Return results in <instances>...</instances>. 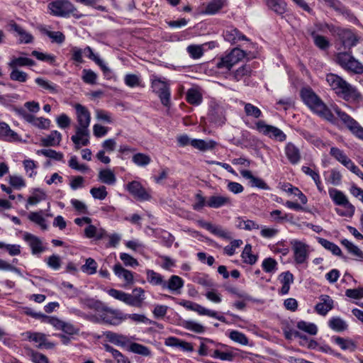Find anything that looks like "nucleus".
I'll use <instances>...</instances> for the list:
<instances>
[{
    "mask_svg": "<svg viewBox=\"0 0 363 363\" xmlns=\"http://www.w3.org/2000/svg\"><path fill=\"white\" fill-rule=\"evenodd\" d=\"M328 325L336 332H342L347 328L346 322L339 317L332 318L328 322Z\"/></svg>",
    "mask_w": 363,
    "mask_h": 363,
    "instance_id": "obj_37",
    "label": "nucleus"
},
{
    "mask_svg": "<svg viewBox=\"0 0 363 363\" xmlns=\"http://www.w3.org/2000/svg\"><path fill=\"white\" fill-rule=\"evenodd\" d=\"M335 62L349 72L356 74L363 73V64L352 56L350 50L337 52L335 55Z\"/></svg>",
    "mask_w": 363,
    "mask_h": 363,
    "instance_id": "obj_4",
    "label": "nucleus"
},
{
    "mask_svg": "<svg viewBox=\"0 0 363 363\" xmlns=\"http://www.w3.org/2000/svg\"><path fill=\"white\" fill-rule=\"evenodd\" d=\"M267 6L278 14L286 11V4L284 0H265Z\"/></svg>",
    "mask_w": 363,
    "mask_h": 363,
    "instance_id": "obj_35",
    "label": "nucleus"
},
{
    "mask_svg": "<svg viewBox=\"0 0 363 363\" xmlns=\"http://www.w3.org/2000/svg\"><path fill=\"white\" fill-rule=\"evenodd\" d=\"M97 263L92 258H88L86 263L82 265V270L88 274H94L96 272Z\"/></svg>",
    "mask_w": 363,
    "mask_h": 363,
    "instance_id": "obj_57",
    "label": "nucleus"
},
{
    "mask_svg": "<svg viewBox=\"0 0 363 363\" xmlns=\"http://www.w3.org/2000/svg\"><path fill=\"white\" fill-rule=\"evenodd\" d=\"M277 261L271 257L264 259L262 264L263 270L267 273L274 272L277 269Z\"/></svg>",
    "mask_w": 363,
    "mask_h": 363,
    "instance_id": "obj_58",
    "label": "nucleus"
},
{
    "mask_svg": "<svg viewBox=\"0 0 363 363\" xmlns=\"http://www.w3.org/2000/svg\"><path fill=\"white\" fill-rule=\"evenodd\" d=\"M133 292L134 296L132 295V298L135 305H132V306L138 308L142 307L144 300L145 299L144 289L140 287L135 288L133 289Z\"/></svg>",
    "mask_w": 363,
    "mask_h": 363,
    "instance_id": "obj_44",
    "label": "nucleus"
},
{
    "mask_svg": "<svg viewBox=\"0 0 363 363\" xmlns=\"http://www.w3.org/2000/svg\"><path fill=\"white\" fill-rule=\"evenodd\" d=\"M290 243L294 251V261L299 264L306 262L308 258V245L298 240H292Z\"/></svg>",
    "mask_w": 363,
    "mask_h": 363,
    "instance_id": "obj_11",
    "label": "nucleus"
},
{
    "mask_svg": "<svg viewBox=\"0 0 363 363\" xmlns=\"http://www.w3.org/2000/svg\"><path fill=\"white\" fill-rule=\"evenodd\" d=\"M41 31L52 39V43L62 44L65 40V35L60 31H50L45 28L41 29Z\"/></svg>",
    "mask_w": 363,
    "mask_h": 363,
    "instance_id": "obj_47",
    "label": "nucleus"
},
{
    "mask_svg": "<svg viewBox=\"0 0 363 363\" xmlns=\"http://www.w3.org/2000/svg\"><path fill=\"white\" fill-rule=\"evenodd\" d=\"M203 227L205 228L209 232H211L212 234L218 237L222 238L225 240L232 239L231 233L225 230L220 225H213L210 223H205L203 225Z\"/></svg>",
    "mask_w": 363,
    "mask_h": 363,
    "instance_id": "obj_19",
    "label": "nucleus"
},
{
    "mask_svg": "<svg viewBox=\"0 0 363 363\" xmlns=\"http://www.w3.org/2000/svg\"><path fill=\"white\" fill-rule=\"evenodd\" d=\"M48 8L50 14L55 16L67 18L72 15L77 19L84 16L69 0L52 1L48 4Z\"/></svg>",
    "mask_w": 363,
    "mask_h": 363,
    "instance_id": "obj_3",
    "label": "nucleus"
},
{
    "mask_svg": "<svg viewBox=\"0 0 363 363\" xmlns=\"http://www.w3.org/2000/svg\"><path fill=\"white\" fill-rule=\"evenodd\" d=\"M74 108L76 111L77 122L75 125V130L77 131V133L79 135H87L91 118L90 111L86 107L80 104H75Z\"/></svg>",
    "mask_w": 363,
    "mask_h": 363,
    "instance_id": "obj_5",
    "label": "nucleus"
},
{
    "mask_svg": "<svg viewBox=\"0 0 363 363\" xmlns=\"http://www.w3.org/2000/svg\"><path fill=\"white\" fill-rule=\"evenodd\" d=\"M223 3L221 0H213L209 2L205 9L204 13L206 14H215L222 9Z\"/></svg>",
    "mask_w": 363,
    "mask_h": 363,
    "instance_id": "obj_52",
    "label": "nucleus"
},
{
    "mask_svg": "<svg viewBox=\"0 0 363 363\" xmlns=\"http://www.w3.org/2000/svg\"><path fill=\"white\" fill-rule=\"evenodd\" d=\"M330 154L342 164H344L350 159L342 150L335 147L330 148Z\"/></svg>",
    "mask_w": 363,
    "mask_h": 363,
    "instance_id": "obj_55",
    "label": "nucleus"
},
{
    "mask_svg": "<svg viewBox=\"0 0 363 363\" xmlns=\"http://www.w3.org/2000/svg\"><path fill=\"white\" fill-rule=\"evenodd\" d=\"M342 206L345 208V210L336 208V213L340 216L352 217L355 211V207L351 203H347Z\"/></svg>",
    "mask_w": 363,
    "mask_h": 363,
    "instance_id": "obj_63",
    "label": "nucleus"
},
{
    "mask_svg": "<svg viewBox=\"0 0 363 363\" xmlns=\"http://www.w3.org/2000/svg\"><path fill=\"white\" fill-rule=\"evenodd\" d=\"M285 154L292 164H298L301 158L299 149L292 143H288L285 146Z\"/></svg>",
    "mask_w": 363,
    "mask_h": 363,
    "instance_id": "obj_18",
    "label": "nucleus"
},
{
    "mask_svg": "<svg viewBox=\"0 0 363 363\" xmlns=\"http://www.w3.org/2000/svg\"><path fill=\"white\" fill-rule=\"evenodd\" d=\"M62 140V135L57 130H52L50 135L42 138L41 145L44 147H55L60 145Z\"/></svg>",
    "mask_w": 363,
    "mask_h": 363,
    "instance_id": "obj_22",
    "label": "nucleus"
},
{
    "mask_svg": "<svg viewBox=\"0 0 363 363\" xmlns=\"http://www.w3.org/2000/svg\"><path fill=\"white\" fill-rule=\"evenodd\" d=\"M90 194L94 199L99 200H104L108 195L106 188L104 186L91 188Z\"/></svg>",
    "mask_w": 363,
    "mask_h": 363,
    "instance_id": "obj_59",
    "label": "nucleus"
},
{
    "mask_svg": "<svg viewBox=\"0 0 363 363\" xmlns=\"http://www.w3.org/2000/svg\"><path fill=\"white\" fill-rule=\"evenodd\" d=\"M113 269L115 274L118 278L123 279L126 284H133V274L130 271L123 268L120 263L116 264Z\"/></svg>",
    "mask_w": 363,
    "mask_h": 363,
    "instance_id": "obj_25",
    "label": "nucleus"
},
{
    "mask_svg": "<svg viewBox=\"0 0 363 363\" xmlns=\"http://www.w3.org/2000/svg\"><path fill=\"white\" fill-rule=\"evenodd\" d=\"M328 193L331 199L337 206H344L350 203L347 196L340 190L332 188L329 189Z\"/></svg>",
    "mask_w": 363,
    "mask_h": 363,
    "instance_id": "obj_31",
    "label": "nucleus"
},
{
    "mask_svg": "<svg viewBox=\"0 0 363 363\" xmlns=\"http://www.w3.org/2000/svg\"><path fill=\"white\" fill-rule=\"evenodd\" d=\"M252 72L251 67L248 65H244L236 69L233 73V78L236 81H240L245 77L250 76Z\"/></svg>",
    "mask_w": 363,
    "mask_h": 363,
    "instance_id": "obj_40",
    "label": "nucleus"
},
{
    "mask_svg": "<svg viewBox=\"0 0 363 363\" xmlns=\"http://www.w3.org/2000/svg\"><path fill=\"white\" fill-rule=\"evenodd\" d=\"M333 111L336 113L342 123L351 131V133L360 140H363V128L359 123L342 111L337 106H333Z\"/></svg>",
    "mask_w": 363,
    "mask_h": 363,
    "instance_id": "obj_6",
    "label": "nucleus"
},
{
    "mask_svg": "<svg viewBox=\"0 0 363 363\" xmlns=\"http://www.w3.org/2000/svg\"><path fill=\"white\" fill-rule=\"evenodd\" d=\"M126 189L134 197L140 200L147 201L150 198V194L139 182L133 181L129 182Z\"/></svg>",
    "mask_w": 363,
    "mask_h": 363,
    "instance_id": "obj_15",
    "label": "nucleus"
},
{
    "mask_svg": "<svg viewBox=\"0 0 363 363\" xmlns=\"http://www.w3.org/2000/svg\"><path fill=\"white\" fill-rule=\"evenodd\" d=\"M245 55L246 53L242 50L238 48H233L228 55L220 59L217 63V67L230 70L235 64L242 60Z\"/></svg>",
    "mask_w": 363,
    "mask_h": 363,
    "instance_id": "obj_8",
    "label": "nucleus"
},
{
    "mask_svg": "<svg viewBox=\"0 0 363 363\" xmlns=\"http://www.w3.org/2000/svg\"><path fill=\"white\" fill-rule=\"evenodd\" d=\"M38 155H43L57 161H63V154L51 149H43L37 151Z\"/></svg>",
    "mask_w": 363,
    "mask_h": 363,
    "instance_id": "obj_50",
    "label": "nucleus"
},
{
    "mask_svg": "<svg viewBox=\"0 0 363 363\" xmlns=\"http://www.w3.org/2000/svg\"><path fill=\"white\" fill-rule=\"evenodd\" d=\"M35 62L33 60L24 57H13L8 65L11 69H18L20 67L34 66Z\"/></svg>",
    "mask_w": 363,
    "mask_h": 363,
    "instance_id": "obj_29",
    "label": "nucleus"
},
{
    "mask_svg": "<svg viewBox=\"0 0 363 363\" xmlns=\"http://www.w3.org/2000/svg\"><path fill=\"white\" fill-rule=\"evenodd\" d=\"M10 79L12 81H16L18 82H26L28 79V75L25 72L19 70L18 69L14 68L11 69V72L10 73Z\"/></svg>",
    "mask_w": 363,
    "mask_h": 363,
    "instance_id": "obj_53",
    "label": "nucleus"
},
{
    "mask_svg": "<svg viewBox=\"0 0 363 363\" xmlns=\"http://www.w3.org/2000/svg\"><path fill=\"white\" fill-rule=\"evenodd\" d=\"M330 31L337 35V40L341 43V47H338L337 48V50H341L342 48L345 50H350L352 47L356 45L358 41L355 35L350 30L333 28L330 29Z\"/></svg>",
    "mask_w": 363,
    "mask_h": 363,
    "instance_id": "obj_7",
    "label": "nucleus"
},
{
    "mask_svg": "<svg viewBox=\"0 0 363 363\" xmlns=\"http://www.w3.org/2000/svg\"><path fill=\"white\" fill-rule=\"evenodd\" d=\"M272 251L274 253H281L286 255L289 252V248L285 241H279L270 247Z\"/></svg>",
    "mask_w": 363,
    "mask_h": 363,
    "instance_id": "obj_60",
    "label": "nucleus"
},
{
    "mask_svg": "<svg viewBox=\"0 0 363 363\" xmlns=\"http://www.w3.org/2000/svg\"><path fill=\"white\" fill-rule=\"evenodd\" d=\"M297 328L311 335H316L318 332L317 326L314 323H308L303 320L298 322Z\"/></svg>",
    "mask_w": 363,
    "mask_h": 363,
    "instance_id": "obj_48",
    "label": "nucleus"
},
{
    "mask_svg": "<svg viewBox=\"0 0 363 363\" xmlns=\"http://www.w3.org/2000/svg\"><path fill=\"white\" fill-rule=\"evenodd\" d=\"M35 81L38 85L50 93L55 94L57 92L58 86L55 84L40 77L36 78Z\"/></svg>",
    "mask_w": 363,
    "mask_h": 363,
    "instance_id": "obj_41",
    "label": "nucleus"
},
{
    "mask_svg": "<svg viewBox=\"0 0 363 363\" xmlns=\"http://www.w3.org/2000/svg\"><path fill=\"white\" fill-rule=\"evenodd\" d=\"M183 286V279L177 275H172L170 277L168 281H165L163 289H168L172 291H177L181 289Z\"/></svg>",
    "mask_w": 363,
    "mask_h": 363,
    "instance_id": "obj_32",
    "label": "nucleus"
},
{
    "mask_svg": "<svg viewBox=\"0 0 363 363\" xmlns=\"http://www.w3.org/2000/svg\"><path fill=\"white\" fill-rule=\"evenodd\" d=\"M82 75L83 81L89 84H94L96 82L97 75L91 69H84Z\"/></svg>",
    "mask_w": 363,
    "mask_h": 363,
    "instance_id": "obj_64",
    "label": "nucleus"
},
{
    "mask_svg": "<svg viewBox=\"0 0 363 363\" xmlns=\"http://www.w3.org/2000/svg\"><path fill=\"white\" fill-rule=\"evenodd\" d=\"M130 351L146 357L151 354L150 350L147 347L136 342L130 344Z\"/></svg>",
    "mask_w": 363,
    "mask_h": 363,
    "instance_id": "obj_54",
    "label": "nucleus"
},
{
    "mask_svg": "<svg viewBox=\"0 0 363 363\" xmlns=\"http://www.w3.org/2000/svg\"><path fill=\"white\" fill-rule=\"evenodd\" d=\"M320 299L322 302L316 304L315 309L318 314L325 315L333 308V301L328 295L321 296Z\"/></svg>",
    "mask_w": 363,
    "mask_h": 363,
    "instance_id": "obj_20",
    "label": "nucleus"
},
{
    "mask_svg": "<svg viewBox=\"0 0 363 363\" xmlns=\"http://www.w3.org/2000/svg\"><path fill=\"white\" fill-rule=\"evenodd\" d=\"M342 245L348 250V252L359 258H363V252L352 242L347 239L341 241Z\"/></svg>",
    "mask_w": 363,
    "mask_h": 363,
    "instance_id": "obj_49",
    "label": "nucleus"
},
{
    "mask_svg": "<svg viewBox=\"0 0 363 363\" xmlns=\"http://www.w3.org/2000/svg\"><path fill=\"white\" fill-rule=\"evenodd\" d=\"M240 174L243 178L250 180V185L252 187H257L264 190H269L270 189L263 179L253 176L250 170H241Z\"/></svg>",
    "mask_w": 363,
    "mask_h": 363,
    "instance_id": "obj_17",
    "label": "nucleus"
},
{
    "mask_svg": "<svg viewBox=\"0 0 363 363\" xmlns=\"http://www.w3.org/2000/svg\"><path fill=\"white\" fill-rule=\"evenodd\" d=\"M230 199L229 197L215 195L208 198L206 201V206L213 208H218L225 205L230 204Z\"/></svg>",
    "mask_w": 363,
    "mask_h": 363,
    "instance_id": "obj_24",
    "label": "nucleus"
},
{
    "mask_svg": "<svg viewBox=\"0 0 363 363\" xmlns=\"http://www.w3.org/2000/svg\"><path fill=\"white\" fill-rule=\"evenodd\" d=\"M99 179L104 184L113 185L116 182V177L110 169H102L99 172Z\"/></svg>",
    "mask_w": 363,
    "mask_h": 363,
    "instance_id": "obj_34",
    "label": "nucleus"
},
{
    "mask_svg": "<svg viewBox=\"0 0 363 363\" xmlns=\"http://www.w3.org/2000/svg\"><path fill=\"white\" fill-rule=\"evenodd\" d=\"M323 26L322 24H315V28H307V33L313 39L315 45L320 50H327L330 43L327 38L317 33V31H322Z\"/></svg>",
    "mask_w": 363,
    "mask_h": 363,
    "instance_id": "obj_12",
    "label": "nucleus"
},
{
    "mask_svg": "<svg viewBox=\"0 0 363 363\" xmlns=\"http://www.w3.org/2000/svg\"><path fill=\"white\" fill-rule=\"evenodd\" d=\"M147 281L154 286H161L163 289L165 280L163 277L152 269H147L146 272Z\"/></svg>",
    "mask_w": 363,
    "mask_h": 363,
    "instance_id": "obj_33",
    "label": "nucleus"
},
{
    "mask_svg": "<svg viewBox=\"0 0 363 363\" xmlns=\"http://www.w3.org/2000/svg\"><path fill=\"white\" fill-rule=\"evenodd\" d=\"M152 88L154 92L158 94L169 89V86L165 82L160 79H155L152 81Z\"/></svg>",
    "mask_w": 363,
    "mask_h": 363,
    "instance_id": "obj_62",
    "label": "nucleus"
},
{
    "mask_svg": "<svg viewBox=\"0 0 363 363\" xmlns=\"http://www.w3.org/2000/svg\"><path fill=\"white\" fill-rule=\"evenodd\" d=\"M89 130L88 129L87 135H79L77 133V131H76V134L71 137V140L77 150L79 149L82 145L86 146L89 143Z\"/></svg>",
    "mask_w": 363,
    "mask_h": 363,
    "instance_id": "obj_38",
    "label": "nucleus"
},
{
    "mask_svg": "<svg viewBox=\"0 0 363 363\" xmlns=\"http://www.w3.org/2000/svg\"><path fill=\"white\" fill-rule=\"evenodd\" d=\"M46 198L45 193L40 189H35L32 193V195L28 199L27 203L30 205H36L41 201L45 200Z\"/></svg>",
    "mask_w": 363,
    "mask_h": 363,
    "instance_id": "obj_42",
    "label": "nucleus"
},
{
    "mask_svg": "<svg viewBox=\"0 0 363 363\" xmlns=\"http://www.w3.org/2000/svg\"><path fill=\"white\" fill-rule=\"evenodd\" d=\"M243 104H244V111H245L246 116L252 117L255 118H259L262 116V111L258 107L254 106L253 104H252L250 103L243 102Z\"/></svg>",
    "mask_w": 363,
    "mask_h": 363,
    "instance_id": "obj_43",
    "label": "nucleus"
},
{
    "mask_svg": "<svg viewBox=\"0 0 363 363\" xmlns=\"http://www.w3.org/2000/svg\"><path fill=\"white\" fill-rule=\"evenodd\" d=\"M223 37L226 41L231 43H235L236 42L242 40H247L245 35L240 33L238 29L233 28H228L223 33Z\"/></svg>",
    "mask_w": 363,
    "mask_h": 363,
    "instance_id": "obj_27",
    "label": "nucleus"
},
{
    "mask_svg": "<svg viewBox=\"0 0 363 363\" xmlns=\"http://www.w3.org/2000/svg\"><path fill=\"white\" fill-rule=\"evenodd\" d=\"M326 81L337 96L347 101L359 102L362 100V95L358 90L335 74H328Z\"/></svg>",
    "mask_w": 363,
    "mask_h": 363,
    "instance_id": "obj_2",
    "label": "nucleus"
},
{
    "mask_svg": "<svg viewBox=\"0 0 363 363\" xmlns=\"http://www.w3.org/2000/svg\"><path fill=\"white\" fill-rule=\"evenodd\" d=\"M279 279L282 284L279 294L282 295L287 294L291 284L294 282V275L289 271L284 272L279 275Z\"/></svg>",
    "mask_w": 363,
    "mask_h": 363,
    "instance_id": "obj_23",
    "label": "nucleus"
},
{
    "mask_svg": "<svg viewBox=\"0 0 363 363\" xmlns=\"http://www.w3.org/2000/svg\"><path fill=\"white\" fill-rule=\"evenodd\" d=\"M202 94L198 89L191 88L187 90L186 100L189 104L198 106L202 102Z\"/></svg>",
    "mask_w": 363,
    "mask_h": 363,
    "instance_id": "obj_30",
    "label": "nucleus"
},
{
    "mask_svg": "<svg viewBox=\"0 0 363 363\" xmlns=\"http://www.w3.org/2000/svg\"><path fill=\"white\" fill-rule=\"evenodd\" d=\"M132 161L139 167L147 166L152 161L150 157L144 153H136L132 157Z\"/></svg>",
    "mask_w": 363,
    "mask_h": 363,
    "instance_id": "obj_45",
    "label": "nucleus"
},
{
    "mask_svg": "<svg viewBox=\"0 0 363 363\" xmlns=\"http://www.w3.org/2000/svg\"><path fill=\"white\" fill-rule=\"evenodd\" d=\"M208 116L210 121L216 125H222L225 122V110L217 104H211Z\"/></svg>",
    "mask_w": 363,
    "mask_h": 363,
    "instance_id": "obj_14",
    "label": "nucleus"
},
{
    "mask_svg": "<svg viewBox=\"0 0 363 363\" xmlns=\"http://www.w3.org/2000/svg\"><path fill=\"white\" fill-rule=\"evenodd\" d=\"M108 294L113 298L121 301L130 306H132V305H135L133 301V300L132 298V295L130 294H127L122 291L114 289L108 290Z\"/></svg>",
    "mask_w": 363,
    "mask_h": 363,
    "instance_id": "obj_26",
    "label": "nucleus"
},
{
    "mask_svg": "<svg viewBox=\"0 0 363 363\" xmlns=\"http://www.w3.org/2000/svg\"><path fill=\"white\" fill-rule=\"evenodd\" d=\"M22 335L29 341L38 343V348L40 349L45 347L46 349H52L55 347L54 343L47 341L46 336L43 333L27 331L23 333Z\"/></svg>",
    "mask_w": 363,
    "mask_h": 363,
    "instance_id": "obj_13",
    "label": "nucleus"
},
{
    "mask_svg": "<svg viewBox=\"0 0 363 363\" xmlns=\"http://www.w3.org/2000/svg\"><path fill=\"white\" fill-rule=\"evenodd\" d=\"M257 130L272 138L279 142H283L286 139V134L279 128L267 125L264 121H259L255 123Z\"/></svg>",
    "mask_w": 363,
    "mask_h": 363,
    "instance_id": "obj_9",
    "label": "nucleus"
},
{
    "mask_svg": "<svg viewBox=\"0 0 363 363\" xmlns=\"http://www.w3.org/2000/svg\"><path fill=\"white\" fill-rule=\"evenodd\" d=\"M229 337L234 342H238L242 345H247L249 340L246 335L238 330H232L230 333Z\"/></svg>",
    "mask_w": 363,
    "mask_h": 363,
    "instance_id": "obj_51",
    "label": "nucleus"
},
{
    "mask_svg": "<svg viewBox=\"0 0 363 363\" xmlns=\"http://www.w3.org/2000/svg\"><path fill=\"white\" fill-rule=\"evenodd\" d=\"M23 239L30 247L33 255L41 253L45 250L42 245V241L37 236L26 233L23 235Z\"/></svg>",
    "mask_w": 363,
    "mask_h": 363,
    "instance_id": "obj_16",
    "label": "nucleus"
},
{
    "mask_svg": "<svg viewBox=\"0 0 363 363\" xmlns=\"http://www.w3.org/2000/svg\"><path fill=\"white\" fill-rule=\"evenodd\" d=\"M9 26L11 27V29L16 33H18V35L20 36L19 41L21 43H30L33 40V35L26 32L23 28H21L20 26H18L16 23L14 21H11L9 23Z\"/></svg>",
    "mask_w": 363,
    "mask_h": 363,
    "instance_id": "obj_21",
    "label": "nucleus"
},
{
    "mask_svg": "<svg viewBox=\"0 0 363 363\" xmlns=\"http://www.w3.org/2000/svg\"><path fill=\"white\" fill-rule=\"evenodd\" d=\"M42 211L40 212H31L28 215V219L38 224L43 230L48 229V225L46 224L45 219L41 214Z\"/></svg>",
    "mask_w": 363,
    "mask_h": 363,
    "instance_id": "obj_46",
    "label": "nucleus"
},
{
    "mask_svg": "<svg viewBox=\"0 0 363 363\" xmlns=\"http://www.w3.org/2000/svg\"><path fill=\"white\" fill-rule=\"evenodd\" d=\"M216 142L212 140L192 139L191 141V146L201 151L212 150L216 147Z\"/></svg>",
    "mask_w": 363,
    "mask_h": 363,
    "instance_id": "obj_28",
    "label": "nucleus"
},
{
    "mask_svg": "<svg viewBox=\"0 0 363 363\" xmlns=\"http://www.w3.org/2000/svg\"><path fill=\"white\" fill-rule=\"evenodd\" d=\"M183 327L197 333H203L205 331V328L202 325L193 320H185Z\"/></svg>",
    "mask_w": 363,
    "mask_h": 363,
    "instance_id": "obj_56",
    "label": "nucleus"
},
{
    "mask_svg": "<svg viewBox=\"0 0 363 363\" xmlns=\"http://www.w3.org/2000/svg\"><path fill=\"white\" fill-rule=\"evenodd\" d=\"M300 94L303 103L313 113L332 123H335L336 118L332 111L312 89L303 88Z\"/></svg>",
    "mask_w": 363,
    "mask_h": 363,
    "instance_id": "obj_1",
    "label": "nucleus"
},
{
    "mask_svg": "<svg viewBox=\"0 0 363 363\" xmlns=\"http://www.w3.org/2000/svg\"><path fill=\"white\" fill-rule=\"evenodd\" d=\"M85 304L87 308L101 313L106 307L101 301L94 299L86 300Z\"/></svg>",
    "mask_w": 363,
    "mask_h": 363,
    "instance_id": "obj_61",
    "label": "nucleus"
},
{
    "mask_svg": "<svg viewBox=\"0 0 363 363\" xmlns=\"http://www.w3.org/2000/svg\"><path fill=\"white\" fill-rule=\"evenodd\" d=\"M333 340L343 350L354 352L357 348L355 343L351 340L344 339L341 337H333Z\"/></svg>",
    "mask_w": 363,
    "mask_h": 363,
    "instance_id": "obj_36",
    "label": "nucleus"
},
{
    "mask_svg": "<svg viewBox=\"0 0 363 363\" xmlns=\"http://www.w3.org/2000/svg\"><path fill=\"white\" fill-rule=\"evenodd\" d=\"M318 241L324 248L330 250L333 255L337 256L342 255L340 248L335 243L322 238H318Z\"/></svg>",
    "mask_w": 363,
    "mask_h": 363,
    "instance_id": "obj_39",
    "label": "nucleus"
},
{
    "mask_svg": "<svg viewBox=\"0 0 363 363\" xmlns=\"http://www.w3.org/2000/svg\"><path fill=\"white\" fill-rule=\"evenodd\" d=\"M125 315L122 311L106 306L101 313V320L105 324L117 326L125 320Z\"/></svg>",
    "mask_w": 363,
    "mask_h": 363,
    "instance_id": "obj_10",
    "label": "nucleus"
}]
</instances>
